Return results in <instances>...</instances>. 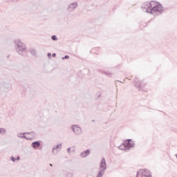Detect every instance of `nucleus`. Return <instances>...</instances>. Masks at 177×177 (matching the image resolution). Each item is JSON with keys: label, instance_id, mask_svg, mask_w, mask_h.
<instances>
[{"label": "nucleus", "instance_id": "14", "mask_svg": "<svg viewBox=\"0 0 177 177\" xmlns=\"http://www.w3.org/2000/svg\"><path fill=\"white\" fill-rule=\"evenodd\" d=\"M52 56H53V57H55L56 56V54H55V53H53V54L52 55Z\"/></svg>", "mask_w": 177, "mask_h": 177}, {"label": "nucleus", "instance_id": "7", "mask_svg": "<svg viewBox=\"0 0 177 177\" xmlns=\"http://www.w3.org/2000/svg\"><path fill=\"white\" fill-rule=\"evenodd\" d=\"M10 160H11V161H12V162H16V161H19V160H20V156H17V158H15L13 156H11L10 158Z\"/></svg>", "mask_w": 177, "mask_h": 177}, {"label": "nucleus", "instance_id": "16", "mask_svg": "<svg viewBox=\"0 0 177 177\" xmlns=\"http://www.w3.org/2000/svg\"><path fill=\"white\" fill-rule=\"evenodd\" d=\"M71 149V148L68 149V151H70Z\"/></svg>", "mask_w": 177, "mask_h": 177}, {"label": "nucleus", "instance_id": "2", "mask_svg": "<svg viewBox=\"0 0 177 177\" xmlns=\"http://www.w3.org/2000/svg\"><path fill=\"white\" fill-rule=\"evenodd\" d=\"M107 169V164L106 163V159L102 158L100 162V170L97 175V177H102L104 175V172Z\"/></svg>", "mask_w": 177, "mask_h": 177}, {"label": "nucleus", "instance_id": "10", "mask_svg": "<svg viewBox=\"0 0 177 177\" xmlns=\"http://www.w3.org/2000/svg\"><path fill=\"white\" fill-rule=\"evenodd\" d=\"M66 177H73V172H67Z\"/></svg>", "mask_w": 177, "mask_h": 177}, {"label": "nucleus", "instance_id": "12", "mask_svg": "<svg viewBox=\"0 0 177 177\" xmlns=\"http://www.w3.org/2000/svg\"><path fill=\"white\" fill-rule=\"evenodd\" d=\"M52 40L53 41H57V37H56V36H55V35H53L52 36Z\"/></svg>", "mask_w": 177, "mask_h": 177}, {"label": "nucleus", "instance_id": "8", "mask_svg": "<svg viewBox=\"0 0 177 177\" xmlns=\"http://www.w3.org/2000/svg\"><path fill=\"white\" fill-rule=\"evenodd\" d=\"M120 150H128V148L127 147V146L125 145V142L122 144L120 147H119Z\"/></svg>", "mask_w": 177, "mask_h": 177}, {"label": "nucleus", "instance_id": "13", "mask_svg": "<svg viewBox=\"0 0 177 177\" xmlns=\"http://www.w3.org/2000/svg\"><path fill=\"white\" fill-rule=\"evenodd\" d=\"M69 56L68 55H66L65 57H62L63 60H64V59H69Z\"/></svg>", "mask_w": 177, "mask_h": 177}, {"label": "nucleus", "instance_id": "11", "mask_svg": "<svg viewBox=\"0 0 177 177\" xmlns=\"http://www.w3.org/2000/svg\"><path fill=\"white\" fill-rule=\"evenodd\" d=\"M62 148V145L61 144H59L57 145L54 149L53 150H55V149H61Z\"/></svg>", "mask_w": 177, "mask_h": 177}, {"label": "nucleus", "instance_id": "5", "mask_svg": "<svg viewBox=\"0 0 177 177\" xmlns=\"http://www.w3.org/2000/svg\"><path fill=\"white\" fill-rule=\"evenodd\" d=\"M124 145L126 147H127V149L129 150L131 147H133V141H132V140H127L124 142Z\"/></svg>", "mask_w": 177, "mask_h": 177}, {"label": "nucleus", "instance_id": "6", "mask_svg": "<svg viewBox=\"0 0 177 177\" xmlns=\"http://www.w3.org/2000/svg\"><path fill=\"white\" fill-rule=\"evenodd\" d=\"M39 146H41V142L38 141H36L32 143V147H33V149H38Z\"/></svg>", "mask_w": 177, "mask_h": 177}, {"label": "nucleus", "instance_id": "17", "mask_svg": "<svg viewBox=\"0 0 177 177\" xmlns=\"http://www.w3.org/2000/svg\"><path fill=\"white\" fill-rule=\"evenodd\" d=\"M48 56H49V57H50V53H48Z\"/></svg>", "mask_w": 177, "mask_h": 177}, {"label": "nucleus", "instance_id": "9", "mask_svg": "<svg viewBox=\"0 0 177 177\" xmlns=\"http://www.w3.org/2000/svg\"><path fill=\"white\" fill-rule=\"evenodd\" d=\"M84 156H89L91 154V151L87 150L86 151L84 152Z\"/></svg>", "mask_w": 177, "mask_h": 177}, {"label": "nucleus", "instance_id": "4", "mask_svg": "<svg viewBox=\"0 0 177 177\" xmlns=\"http://www.w3.org/2000/svg\"><path fill=\"white\" fill-rule=\"evenodd\" d=\"M72 129H73V132H75V133H76V135H80L82 132L81 127H80L77 125H73L72 127Z\"/></svg>", "mask_w": 177, "mask_h": 177}, {"label": "nucleus", "instance_id": "1", "mask_svg": "<svg viewBox=\"0 0 177 177\" xmlns=\"http://www.w3.org/2000/svg\"><path fill=\"white\" fill-rule=\"evenodd\" d=\"M145 6L148 8L147 9V12L148 13L151 12V14L154 13V12H160V10L162 9V6L156 1H151L150 3H147L145 4Z\"/></svg>", "mask_w": 177, "mask_h": 177}, {"label": "nucleus", "instance_id": "15", "mask_svg": "<svg viewBox=\"0 0 177 177\" xmlns=\"http://www.w3.org/2000/svg\"><path fill=\"white\" fill-rule=\"evenodd\" d=\"M50 167H53V165H52V164H50Z\"/></svg>", "mask_w": 177, "mask_h": 177}, {"label": "nucleus", "instance_id": "3", "mask_svg": "<svg viewBox=\"0 0 177 177\" xmlns=\"http://www.w3.org/2000/svg\"><path fill=\"white\" fill-rule=\"evenodd\" d=\"M136 177H151V172L149 169H140L137 172Z\"/></svg>", "mask_w": 177, "mask_h": 177}]
</instances>
